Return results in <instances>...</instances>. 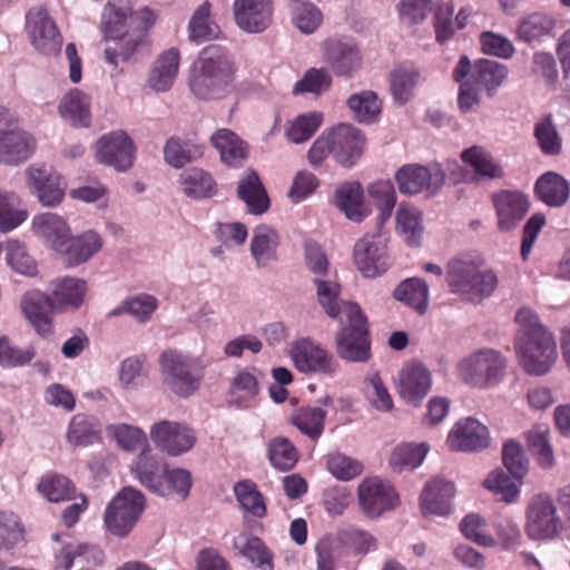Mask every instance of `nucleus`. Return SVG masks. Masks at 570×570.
<instances>
[{
    "instance_id": "nucleus-1",
    "label": "nucleus",
    "mask_w": 570,
    "mask_h": 570,
    "mask_svg": "<svg viewBox=\"0 0 570 570\" xmlns=\"http://www.w3.org/2000/svg\"><path fill=\"white\" fill-rule=\"evenodd\" d=\"M156 20V12L148 7L134 11L131 0H109L102 11L101 30L107 39L117 42L105 49V60L114 66L119 59L128 61L149 43L148 32Z\"/></svg>"
},
{
    "instance_id": "nucleus-2",
    "label": "nucleus",
    "mask_w": 570,
    "mask_h": 570,
    "mask_svg": "<svg viewBox=\"0 0 570 570\" xmlns=\"http://www.w3.org/2000/svg\"><path fill=\"white\" fill-rule=\"evenodd\" d=\"M515 322L520 325L515 338V352L521 367L530 375H544L558 356L557 343L552 334L530 308H520L515 314Z\"/></svg>"
},
{
    "instance_id": "nucleus-3",
    "label": "nucleus",
    "mask_w": 570,
    "mask_h": 570,
    "mask_svg": "<svg viewBox=\"0 0 570 570\" xmlns=\"http://www.w3.org/2000/svg\"><path fill=\"white\" fill-rule=\"evenodd\" d=\"M235 75L236 67L227 48L209 45L193 63L189 87L198 99H219L229 94Z\"/></svg>"
},
{
    "instance_id": "nucleus-4",
    "label": "nucleus",
    "mask_w": 570,
    "mask_h": 570,
    "mask_svg": "<svg viewBox=\"0 0 570 570\" xmlns=\"http://www.w3.org/2000/svg\"><path fill=\"white\" fill-rule=\"evenodd\" d=\"M445 281L452 294L474 304L492 296L499 282L493 269L470 258L451 259L446 265Z\"/></svg>"
},
{
    "instance_id": "nucleus-5",
    "label": "nucleus",
    "mask_w": 570,
    "mask_h": 570,
    "mask_svg": "<svg viewBox=\"0 0 570 570\" xmlns=\"http://www.w3.org/2000/svg\"><path fill=\"white\" fill-rule=\"evenodd\" d=\"M342 327L334 337L337 356L350 363H365L372 357L370 324L360 305H347L343 317L338 318Z\"/></svg>"
},
{
    "instance_id": "nucleus-6",
    "label": "nucleus",
    "mask_w": 570,
    "mask_h": 570,
    "mask_svg": "<svg viewBox=\"0 0 570 570\" xmlns=\"http://www.w3.org/2000/svg\"><path fill=\"white\" fill-rule=\"evenodd\" d=\"M159 366L164 383L180 397L194 394L205 377L204 360L178 350L164 351L159 356Z\"/></svg>"
},
{
    "instance_id": "nucleus-7",
    "label": "nucleus",
    "mask_w": 570,
    "mask_h": 570,
    "mask_svg": "<svg viewBox=\"0 0 570 570\" xmlns=\"http://www.w3.org/2000/svg\"><path fill=\"white\" fill-rule=\"evenodd\" d=\"M505 358L497 351L483 350L460 362V377L471 386L489 387L499 383L505 373Z\"/></svg>"
},
{
    "instance_id": "nucleus-8",
    "label": "nucleus",
    "mask_w": 570,
    "mask_h": 570,
    "mask_svg": "<svg viewBox=\"0 0 570 570\" xmlns=\"http://www.w3.org/2000/svg\"><path fill=\"white\" fill-rule=\"evenodd\" d=\"M145 508V497L131 487L124 488L109 503L105 522L111 533L127 535L138 521Z\"/></svg>"
},
{
    "instance_id": "nucleus-9",
    "label": "nucleus",
    "mask_w": 570,
    "mask_h": 570,
    "mask_svg": "<svg viewBox=\"0 0 570 570\" xmlns=\"http://www.w3.org/2000/svg\"><path fill=\"white\" fill-rule=\"evenodd\" d=\"M289 354L295 368L304 374L332 376L340 370V363L335 356L311 338L294 342Z\"/></svg>"
},
{
    "instance_id": "nucleus-10",
    "label": "nucleus",
    "mask_w": 570,
    "mask_h": 570,
    "mask_svg": "<svg viewBox=\"0 0 570 570\" xmlns=\"http://www.w3.org/2000/svg\"><path fill=\"white\" fill-rule=\"evenodd\" d=\"M27 30L31 45L42 55H58L62 46V36L45 7L31 9L27 14Z\"/></svg>"
},
{
    "instance_id": "nucleus-11",
    "label": "nucleus",
    "mask_w": 570,
    "mask_h": 570,
    "mask_svg": "<svg viewBox=\"0 0 570 570\" xmlns=\"http://www.w3.org/2000/svg\"><path fill=\"white\" fill-rule=\"evenodd\" d=\"M399 190L404 195H416L426 191L438 193L445 183V174L441 168L430 169L417 164H407L399 168L394 175Z\"/></svg>"
},
{
    "instance_id": "nucleus-12",
    "label": "nucleus",
    "mask_w": 570,
    "mask_h": 570,
    "mask_svg": "<svg viewBox=\"0 0 570 570\" xmlns=\"http://www.w3.org/2000/svg\"><path fill=\"white\" fill-rule=\"evenodd\" d=\"M27 185L42 206L55 207L63 197L67 184L63 177L46 166L31 165L26 169Z\"/></svg>"
},
{
    "instance_id": "nucleus-13",
    "label": "nucleus",
    "mask_w": 570,
    "mask_h": 570,
    "mask_svg": "<svg viewBox=\"0 0 570 570\" xmlns=\"http://www.w3.org/2000/svg\"><path fill=\"white\" fill-rule=\"evenodd\" d=\"M357 497L363 512L370 518H377L399 503L394 488L377 476L365 478L357 488Z\"/></svg>"
},
{
    "instance_id": "nucleus-14",
    "label": "nucleus",
    "mask_w": 570,
    "mask_h": 570,
    "mask_svg": "<svg viewBox=\"0 0 570 570\" xmlns=\"http://www.w3.org/2000/svg\"><path fill=\"white\" fill-rule=\"evenodd\" d=\"M525 530L530 538L535 540L552 538L560 527V519L550 497L534 495L527 510Z\"/></svg>"
},
{
    "instance_id": "nucleus-15",
    "label": "nucleus",
    "mask_w": 570,
    "mask_h": 570,
    "mask_svg": "<svg viewBox=\"0 0 570 570\" xmlns=\"http://www.w3.org/2000/svg\"><path fill=\"white\" fill-rule=\"evenodd\" d=\"M354 263L364 277L375 278L390 266L386 246L380 235H365L354 246Z\"/></svg>"
},
{
    "instance_id": "nucleus-16",
    "label": "nucleus",
    "mask_w": 570,
    "mask_h": 570,
    "mask_svg": "<svg viewBox=\"0 0 570 570\" xmlns=\"http://www.w3.org/2000/svg\"><path fill=\"white\" fill-rule=\"evenodd\" d=\"M150 438L158 449L173 456L188 452L196 442L191 429L169 421L156 423L150 430Z\"/></svg>"
},
{
    "instance_id": "nucleus-17",
    "label": "nucleus",
    "mask_w": 570,
    "mask_h": 570,
    "mask_svg": "<svg viewBox=\"0 0 570 570\" xmlns=\"http://www.w3.org/2000/svg\"><path fill=\"white\" fill-rule=\"evenodd\" d=\"M134 153V142L124 131L106 135L97 144L98 161L118 171H126L132 166Z\"/></svg>"
},
{
    "instance_id": "nucleus-18",
    "label": "nucleus",
    "mask_w": 570,
    "mask_h": 570,
    "mask_svg": "<svg viewBox=\"0 0 570 570\" xmlns=\"http://www.w3.org/2000/svg\"><path fill=\"white\" fill-rule=\"evenodd\" d=\"M236 24L249 33L265 31L273 21V0H234Z\"/></svg>"
},
{
    "instance_id": "nucleus-19",
    "label": "nucleus",
    "mask_w": 570,
    "mask_h": 570,
    "mask_svg": "<svg viewBox=\"0 0 570 570\" xmlns=\"http://www.w3.org/2000/svg\"><path fill=\"white\" fill-rule=\"evenodd\" d=\"M21 308L35 331L42 337L53 333L51 314L58 313L49 294L40 291H30L23 295Z\"/></svg>"
},
{
    "instance_id": "nucleus-20",
    "label": "nucleus",
    "mask_w": 570,
    "mask_h": 570,
    "mask_svg": "<svg viewBox=\"0 0 570 570\" xmlns=\"http://www.w3.org/2000/svg\"><path fill=\"white\" fill-rule=\"evenodd\" d=\"M334 158L345 167L353 166L361 157L365 138L361 130L347 125L341 124L330 132Z\"/></svg>"
},
{
    "instance_id": "nucleus-21",
    "label": "nucleus",
    "mask_w": 570,
    "mask_h": 570,
    "mask_svg": "<svg viewBox=\"0 0 570 570\" xmlns=\"http://www.w3.org/2000/svg\"><path fill=\"white\" fill-rule=\"evenodd\" d=\"M492 202L501 232L515 228L529 210V202L520 191L500 190L492 196Z\"/></svg>"
},
{
    "instance_id": "nucleus-22",
    "label": "nucleus",
    "mask_w": 570,
    "mask_h": 570,
    "mask_svg": "<svg viewBox=\"0 0 570 570\" xmlns=\"http://www.w3.org/2000/svg\"><path fill=\"white\" fill-rule=\"evenodd\" d=\"M446 445L451 451H478L489 445L488 429L472 417L459 421L450 431Z\"/></svg>"
},
{
    "instance_id": "nucleus-23",
    "label": "nucleus",
    "mask_w": 570,
    "mask_h": 570,
    "mask_svg": "<svg viewBox=\"0 0 570 570\" xmlns=\"http://www.w3.org/2000/svg\"><path fill=\"white\" fill-rule=\"evenodd\" d=\"M432 386L430 371L421 363L407 364L399 375V393L407 403L419 405Z\"/></svg>"
},
{
    "instance_id": "nucleus-24",
    "label": "nucleus",
    "mask_w": 570,
    "mask_h": 570,
    "mask_svg": "<svg viewBox=\"0 0 570 570\" xmlns=\"http://www.w3.org/2000/svg\"><path fill=\"white\" fill-rule=\"evenodd\" d=\"M324 61L337 76H351L362 63L358 49L351 42L327 39L323 43Z\"/></svg>"
},
{
    "instance_id": "nucleus-25",
    "label": "nucleus",
    "mask_w": 570,
    "mask_h": 570,
    "mask_svg": "<svg viewBox=\"0 0 570 570\" xmlns=\"http://www.w3.org/2000/svg\"><path fill=\"white\" fill-rule=\"evenodd\" d=\"M454 484L442 478L431 479L424 487L420 503L424 514L445 515L451 512V500L454 497Z\"/></svg>"
},
{
    "instance_id": "nucleus-26",
    "label": "nucleus",
    "mask_w": 570,
    "mask_h": 570,
    "mask_svg": "<svg viewBox=\"0 0 570 570\" xmlns=\"http://www.w3.org/2000/svg\"><path fill=\"white\" fill-rule=\"evenodd\" d=\"M102 247V239L94 230H87L78 236L70 235L58 250L68 267L78 266L90 259Z\"/></svg>"
},
{
    "instance_id": "nucleus-27",
    "label": "nucleus",
    "mask_w": 570,
    "mask_h": 570,
    "mask_svg": "<svg viewBox=\"0 0 570 570\" xmlns=\"http://www.w3.org/2000/svg\"><path fill=\"white\" fill-rule=\"evenodd\" d=\"M36 140L23 130L0 132V164L18 165L31 157Z\"/></svg>"
},
{
    "instance_id": "nucleus-28",
    "label": "nucleus",
    "mask_w": 570,
    "mask_h": 570,
    "mask_svg": "<svg viewBox=\"0 0 570 570\" xmlns=\"http://www.w3.org/2000/svg\"><path fill=\"white\" fill-rule=\"evenodd\" d=\"M167 466L148 451H141L131 466L135 478L155 494L164 492L167 485H163Z\"/></svg>"
},
{
    "instance_id": "nucleus-29",
    "label": "nucleus",
    "mask_w": 570,
    "mask_h": 570,
    "mask_svg": "<svg viewBox=\"0 0 570 570\" xmlns=\"http://www.w3.org/2000/svg\"><path fill=\"white\" fill-rule=\"evenodd\" d=\"M180 53L176 48L164 51L153 63L148 76V85L155 91H168L178 75Z\"/></svg>"
},
{
    "instance_id": "nucleus-30",
    "label": "nucleus",
    "mask_w": 570,
    "mask_h": 570,
    "mask_svg": "<svg viewBox=\"0 0 570 570\" xmlns=\"http://www.w3.org/2000/svg\"><path fill=\"white\" fill-rule=\"evenodd\" d=\"M237 196L246 204L247 210L254 215H261L269 208L267 191L261 181L258 174L250 169L239 180Z\"/></svg>"
},
{
    "instance_id": "nucleus-31",
    "label": "nucleus",
    "mask_w": 570,
    "mask_h": 570,
    "mask_svg": "<svg viewBox=\"0 0 570 570\" xmlns=\"http://www.w3.org/2000/svg\"><path fill=\"white\" fill-rule=\"evenodd\" d=\"M212 145L218 150L220 160L230 167H239L247 157L246 142L227 128L216 130L210 137Z\"/></svg>"
},
{
    "instance_id": "nucleus-32",
    "label": "nucleus",
    "mask_w": 570,
    "mask_h": 570,
    "mask_svg": "<svg viewBox=\"0 0 570 570\" xmlns=\"http://www.w3.org/2000/svg\"><path fill=\"white\" fill-rule=\"evenodd\" d=\"M534 191L537 197L546 205L561 207L569 199L570 184L560 174L548 171L539 177Z\"/></svg>"
},
{
    "instance_id": "nucleus-33",
    "label": "nucleus",
    "mask_w": 570,
    "mask_h": 570,
    "mask_svg": "<svg viewBox=\"0 0 570 570\" xmlns=\"http://www.w3.org/2000/svg\"><path fill=\"white\" fill-rule=\"evenodd\" d=\"M87 284L85 281L75 277H65L58 281L49 294L53 308L65 312L69 308H78L85 299Z\"/></svg>"
},
{
    "instance_id": "nucleus-34",
    "label": "nucleus",
    "mask_w": 570,
    "mask_h": 570,
    "mask_svg": "<svg viewBox=\"0 0 570 570\" xmlns=\"http://www.w3.org/2000/svg\"><path fill=\"white\" fill-rule=\"evenodd\" d=\"M35 233L45 238L57 253L71 235L66 220L53 213H45L36 216L32 222Z\"/></svg>"
},
{
    "instance_id": "nucleus-35",
    "label": "nucleus",
    "mask_w": 570,
    "mask_h": 570,
    "mask_svg": "<svg viewBox=\"0 0 570 570\" xmlns=\"http://www.w3.org/2000/svg\"><path fill=\"white\" fill-rule=\"evenodd\" d=\"M59 114L76 127H88L91 120L90 97L79 89L70 90L59 104Z\"/></svg>"
},
{
    "instance_id": "nucleus-36",
    "label": "nucleus",
    "mask_w": 570,
    "mask_h": 570,
    "mask_svg": "<svg viewBox=\"0 0 570 570\" xmlns=\"http://www.w3.org/2000/svg\"><path fill=\"white\" fill-rule=\"evenodd\" d=\"M335 204L352 222L360 223L368 215L363 203V188L360 183H346L340 186L335 191Z\"/></svg>"
},
{
    "instance_id": "nucleus-37",
    "label": "nucleus",
    "mask_w": 570,
    "mask_h": 570,
    "mask_svg": "<svg viewBox=\"0 0 570 570\" xmlns=\"http://www.w3.org/2000/svg\"><path fill=\"white\" fill-rule=\"evenodd\" d=\"M179 184L184 194L195 199L209 198L216 193V183L212 175L198 167L183 171Z\"/></svg>"
},
{
    "instance_id": "nucleus-38",
    "label": "nucleus",
    "mask_w": 570,
    "mask_h": 570,
    "mask_svg": "<svg viewBox=\"0 0 570 570\" xmlns=\"http://www.w3.org/2000/svg\"><path fill=\"white\" fill-rule=\"evenodd\" d=\"M326 411L316 406H303L297 409L289 417L302 434L312 441H317L324 431Z\"/></svg>"
},
{
    "instance_id": "nucleus-39",
    "label": "nucleus",
    "mask_w": 570,
    "mask_h": 570,
    "mask_svg": "<svg viewBox=\"0 0 570 570\" xmlns=\"http://www.w3.org/2000/svg\"><path fill=\"white\" fill-rule=\"evenodd\" d=\"M507 76L508 69L504 65L489 59L476 61L471 75L474 85L485 89L489 96H493Z\"/></svg>"
},
{
    "instance_id": "nucleus-40",
    "label": "nucleus",
    "mask_w": 570,
    "mask_h": 570,
    "mask_svg": "<svg viewBox=\"0 0 570 570\" xmlns=\"http://www.w3.org/2000/svg\"><path fill=\"white\" fill-rule=\"evenodd\" d=\"M420 79V72L413 65H401L390 75L391 94L401 105L406 104L413 96Z\"/></svg>"
},
{
    "instance_id": "nucleus-41",
    "label": "nucleus",
    "mask_w": 570,
    "mask_h": 570,
    "mask_svg": "<svg viewBox=\"0 0 570 570\" xmlns=\"http://www.w3.org/2000/svg\"><path fill=\"white\" fill-rule=\"evenodd\" d=\"M461 158L473 169L479 179H499L504 176L502 167L481 147L473 146L465 149Z\"/></svg>"
},
{
    "instance_id": "nucleus-42",
    "label": "nucleus",
    "mask_w": 570,
    "mask_h": 570,
    "mask_svg": "<svg viewBox=\"0 0 570 570\" xmlns=\"http://www.w3.org/2000/svg\"><path fill=\"white\" fill-rule=\"evenodd\" d=\"M292 23L305 35L314 33L323 22L322 11L312 2L289 0Z\"/></svg>"
},
{
    "instance_id": "nucleus-43",
    "label": "nucleus",
    "mask_w": 570,
    "mask_h": 570,
    "mask_svg": "<svg viewBox=\"0 0 570 570\" xmlns=\"http://www.w3.org/2000/svg\"><path fill=\"white\" fill-rule=\"evenodd\" d=\"M533 136L543 155L554 157L562 153V138L551 114L534 124Z\"/></svg>"
},
{
    "instance_id": "nucleus-44",
    "label": "nucleus",
    "mask_w": 570,
    "mask_h": 570,
    "mask_svg": "<svg viewBox=\"0 0 570 570\" xmlns=\"http://www.w3.org/2000/svg\"><path fill=\"white\" fill-rule=\"evenodd\" d=\"M210 3L205 1L190 18L188 23L189 39L196 43L218 38L220 29L210 18Z\"/></svg>"
},
{
    "instance_id": "nucleus-45",
    "label": "nucleus",
    "mask_w": 570,
    "mask_h": 570,
    "mask_svg": "<svg viewBox=\"0 0 570 570\" xmlns=\"http://www.w3.org/2000/svg\"><path fill=\"white\" fill-rule=\"evenodd\" d=\"M316 286V296L320 305L331 318L338 320L343 317V309L347 305H356L352 302L340 301L341 286L336 282L314 278Z\"/></svg>"
},
{
    "instance_id": "nucleus-46",
    "label": "nucleus",
    "mask_w": 570,
    "mask_h": 570,
    "mask_svg": "<svg viewBox=\"0 0 570 570\" xmlns=\"http://www.w3.org/2000/svg\"><path fill=\"white\" fill-rule=\"evenodd\" d=\"M394 297L424 314L429 303V287L423 279L410 278L402 282L394 291Z\"/></svg>"
},
{
    "instance_id": "nucleus-47",
    "label": "nucleus",
    "mask_w": 570,
    "mask_h": 570,
    "mask_svg": "<svg viewBox=\"0 0 570 570\" xmlns=\"http://www.w3.org/2000/svg\"><path fill=\"white\" fill-rule=\"evenodd\" d=\"M204 155V147L197 144L181 142L179 138H169L164 147L165 161L175 167L183 168Z\"/></svg>"
},
{
    "instance_id": "nucleus-48",
    "label": "nucleus",
    "mask_w": 570,
    "mask_h": 570,
    "mask_svg": "<svg viewBox=\"0 0 570 570\" xmlns=\"http://www.w3.org/2000/svg\"><path fill=\"white\" fill-rule=\"evenodd\" d=\"M158 306V301L153 295L140 294L124 301L116 308L108 313V317H116L122 314H129L140 323L150 320L153 313Z\"/></svg>"
},
{
    "instance_id": "nucleus-49",
    "label": "nucleus",
    "mask_w": 570,
    "mask_h": 570,
    "mask_svg": "<svg viewBox=\"0 0 570 570\" xmlns=\"http://www.w3.org/2000/svg\"><path fill=\"white\" fill-rule=\"evenodd\" d=\"M39 492L51 502L69 501L76 498V487L67 476L49 473L38 484Z\"/></svg>"
},
{
    "instance_id": "nucleus-50",
    "label": "nucleus",
    "mask_w": 570,
    "mask_h": 570,
    "mask_svg": "<svg viewBox=\"0 0 570 570\" xmlns=\"http://www.w3.org/2000/svg\"><path fill=\"white\" fill-rule=\"evenodd\" d=\"M368 195L377 207V220L383 225L392 216L396 204V193L391 180H377L368 186Z\"/></svg>"
},
{
    "instance_id": "nucleus-51",
    "label": "nucleus",
    "mask_w": 570,
    "mask_h": 570,
    "mask_svg": "<svg viewBox=\"0 0 570 570\" xmlns=\"http://www.w3.org/2000/svg\"><path fill=\"white\" fill-rule=\"evenodd\" d=\"M234 493L244 511L256 518L266 515V504L257 485L252 480H243L234 485Z\"/></svg>"
},
{
    "instance_id": "nucleus-52",
    "label": "nucleus",
    "mask_w": 570,
    "mask_h": 570,
    "mask_svg": "<svg viewBox=\"0 0 570 570\" xmlns=\"http://www.w3.org/2000/svg\"><path fill=\"white\" fill-rule=\"evenodd\" d=\"M298 458L297 449L287 438L277 436L269 441L268 459L275 469L289 471L296 465Z\"/></svg>"
},
{
    "instance_id": "nucleus-53",
    "label": "nucleus",
    "mask_w": 570,
    "mask_h": 570,
    "mask_svg": "<svg viewBox=\"0 0 570 570\" xmlns=\"http://www.w3.org/2000/svg\"><path fill=\"white\" fill-rule=\"evenodd\" d=\"M279 243L278 234L265 225L256 227L250 243V250L258 264L275 258Z\"/></svg>"
},
{
    "instance_id": "nucleus-54",
    "label": "nucleus",
    "mask_w": 570,
    "mask_h": 570,
    "mask_svg": "<svg viewBox=\"0 0 570 570\" xmlns=\"http://www.w3.org/2000/svg\"><path fill=\"white\" fill-rule=\"evenodd\" d=\"M429 448L425 443L419 445L400 444L397 445L390 458V465L394 471L402 472L404 470H413L421 465Z\"/></svg>"
},
{
    "instance_id": "nucleus-55",
    "label": "nucleus",
    "mask_w": 570,
    "mask_h": 570,
    "mask_svg": "<svg viewBox=\"0 0 570 570\" xmlns=\"http://www.w3.org/2000/svg\"><path fill=\"white\" fill-rule=\"evenodd\" d=\"M19 205L16 194L0 189V232H10L27 219V210L20 209Z\"/></svg>"
},
{
    "instance_id": "nucleus-56",
    "label": "nucleus",
    "mask_w": 570,
    "mask_h": 570,
    "mask_svg": "<svg viewBox=\"0 0 570 570\" xmlns=\"http://www.w3.org/2000/svg\"><path fill=\"white\" fill-rule=\"evenodd\" d=\"M98 438L96 421L87 414H76L72 416L67 432L69 443L75 446L89 445Z\"/></svg>"
},
{
    "instance_id": "nucleus-57",
    "label": "nucleus",
    "mask_w": 570,
    "mask_h": 570,
    "mask_svg": "<svg viewBox=\"0 0 570 570\" xmlns=\"http://www.w3.org/2000/svg\"><path fill=\"white\" fill-rule=\"evenodd\" d=\"M548 429L534 426L528 432V449L538 464L551 468L554 463L553 451L548 439Z\"/></svg>"
},
{
    "instance_id": "nucleus-58",
    "label": "nucleus",
    "mask_w": 570,
    "mask_h": 570,
    "mask_svg": "<svg viewBox=\"0 0 570 570\" xmlns=\"http://www.w3.org/2000/svg\"><path fill=\"white\" fill-rule=\"evenodd\" d=\"M347 106L360 122H372L381 112V101L371 90L352 95Z\"/></svg>"
},
{
    "instance_id": "nucleus-59",
    "label": "nucleus",
    "mask_w": 570,
    "mask_h": 570,
    "mask_svg": "<svg viewBox=\"0 0 570 570\" xmlns=\"http://www.w3.org/2000/svg\"><path fill=\"white\" fill-rule=\"evenodd\" d=\"M7 264L17 273L32 276L37 273V264L29 255L24 244L17 239H10L6 245Z\"/></svg>"
},
{
    "instance_id": "nucleus-60",
    "label": "nucleus",
    "mask_w": 570,
    "mask_h": 570,
    "mask_svg": "<svg viewBox=\"0 0 570 570\" xmlns=\"http://www.w3.org/2000/svg\"><path fill=\"white\" fill-rule=\"evenodd\" d=\"M553 20L541 13H533L523 19L518 27V36L527 43L540 40L553 29Z\"/></svg>"
},
{
    "instance_id": "nucleus-61",
    "label": "nucleus",
    "mask_w": 570,
    "mask_h": 570,
    "mask_svg": "<svg viewBox=\"0 0 570 570\" xmlns=\"http://www.w3.org/2000/svg\"><path fill=\"white\" fill-rule=\"evenodd\" d=\"M322 124V116L317 112H308L297 116L286 128V137L294 144L308 140Z\"/></svg>"
},
{
    "instance_id": "nucleus-62",
    "label": "nucleus",
    "mask_w": 570,
    "mask_h": 570,
    "mask_svg": "<svg viewBox=\"0 0 570 570\" xmlns=\"http://www.w3.org/2000/svg\"><path fill=\"white\" fill-rule=\"evenodd\" d=\"M397 228L406 235L410 245H417L422 234V219L420 212L410 206L400 205L396 212Z\"/></svg>"
},
{
    "instance_id": "nucleus-63",
    "label": "nucleus",
    "mask_w": 570,
    "mask_h": 570,
    "mask_svg": "<svg viewBox=\"0 0 570 570\" xmlns=\"http://www.w3.org/2000/svg\"><path fill=\"white\" fill-rule=\"evenodd\" d=\"M24 529L12 511H0V549H12L23 540Z\"/></svg>"
},
{
    "instance_id": "nucleus-64",
    "label": "nucleus",
    "mask_w": 570,
    "mask_h": 570,
    "mask_svg": "<svg viewBox=\"0 0 570 570\" xmlns=\"http://www.w3.org/2000/svg\"><path fill=\"white\" fill-rule=\"evenodd\" d=\"M258 394V381L248 370L240 371L232 381L229 395L233 402L242 404Z\"/></svg>"
}]
</instances>
